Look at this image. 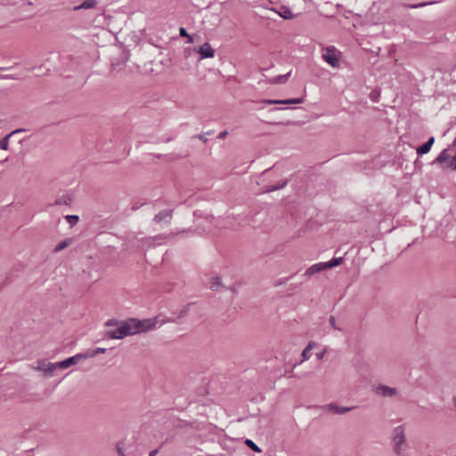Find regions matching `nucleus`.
Returning <instances> with one entry per match:
<instances>
[{"instance_id":"nucleus-1","label":"nucleus","mask_w":456,"mask_h":456,"mask_svg":"<svg viewBox=\"0 0 456 456\" xmlns=\"http://www.w3.org/2000/svg\"><path fill=\"white\" fill-rule=\"evenodd\" d=\"M155 323L151 320L137 321L130 319L121 322L117 329L109 330L107 335L112 339H120L126 336L143 332L153 328Z\"/></svg>"},{"instance_id":"nucleus-2","label":"nucleus","mask_w":456,"mask_h":456,"mask_svg":"<svg viewBox=\"0 0 456 456\" xmlns=\"http://www.w3.org/2000/svg\"><path fill=\"white\" fill-rule=\"evenodd\" d=\"M394 450L398 456H402L406 448L405 433L403 426L396 427L392 436Z\"/></svg>"},{"instance_id":"nucleus-3","label":"nucleus","mask_w":456,"mask_h":456,"mask_svg":"<svg viewBox=\"0 0 456 456\" xmlns=\"http://www.w3.org/2000/svg\"><path fill=\"white\" fill-rule=\"evenodd\" d=\"M323 60L333 68L339 66L340 53L333 46H329L322 51Z\"/></svg>"},{"instance_id":"nucleus-4","label":"nucleus","mask_w":456,"mask_h":456,"mask_svg":"<svg viewBox=\"0 0 456 456\" xmlns=\"http://www.w3.org/2000/svg\"><path fill=\"white\" fill-rule=\"evenodd\" d=\"M117 451L119 456H126L127 454H134L136 452V448L134 446V441L133 438L131 439H124L120 441L117 444Z\"/></svg>"},{"instance_id":"nucleus-5","label":"nucleus","mask_w":456,"mask_h":456,"mask_svg":"<svg viewBox=\"0 0 456 456\" xmlns=\"http://www.w3.org/2000/svg\"><path fill=\"white\" fill-rule=\"evenodd\" d=\"M58 368L57 363H53L50 362H46L45 360H41L37 362V366L33 367L34 370L38 371H43L45 374L52 375L53 372Z\"/></svg>"},{"instance_id":"nucleus-6","label":"nucleus","mask_w":456,"mask_h":456,"mask_svg":"<svg viewBox=\"0 0 456 456\" xmlns=\"http://www.w3.org/2000/svg\"><path fill=\"white\" fill-rule=\"evenodd\" d=\"M86 359L85 354H77L74 356L67 358L64 361L57 362L58 368L60 369H67L71 365L77 364L80 360Z\"/></svg>"},{"instance_id":"nucleus-7","label":"nucleus","mask_w":456,"mask_h":456,"mask_svg":"<svg viewBox=\"0 0 456 456\" xmlns=\"http://www.w3.org/2000/svg\"><path fill=\"white\" fill-rule=\"evenodd\" d=\"M196 51L200 55V59L213 58L215 56V50L211 47L209 43L203 44Z\"/></svg>"},{"instance_id":"nucleus-8","label":"nucleus","mask_w":456,"mask_h":456,"mask_svg":"<svg viewBox=\"0 0 456 456\" xmlns=\"http://www.w3.org/2000/svg\"><path fill=\"white\" fill-rule=\"evenodd\" d=\"M375 393L382 396H394L396 395L395 388L379 385L375 387Z\"/></svg>"},{"instance_id":"nucleus-9","label":"nucleus","mask_w":456,"mask_h":456,"mask_svg":"<svg viewBox=\"0 0 456 456\" xmlns=\"http://www.w3.org/2000/svg\"><path fill=\"white\" fill-rule=\"evenodd\" d=\"M326 270L325 263H317L313 265H311L309 268L306 269L305 272V276H312L314 273H320L322 271Z\"/></svg>"},{"instance_id":"nucleus-10","label":"nucleus","mask_w":456,"mask_h":456,"mask_svg":"<svg viewBox=\"0 0 456 456\" xmlns=\"http://www.w3.org/2000/svg\"><path fill=\"white\" fill-rule=\"evenodd\" d=\"M264 102L267 104H297V103H302L303 99L302 98H294V99H288V100H283V101L265 100Z\"/></svg>"},{"instance_id":"nucleus-11","label":"nucleus","mask_w":456,"mask_h":456,"mask_svg":"<svg viewBox=\"0 0 456 456\" xmlns=\"http://www.w3.org/2000/svg\"><path fill=\"white\" fill-rule=\"evenodd\" d=\"M434 142H435V138L434 137H430L427 142H425L423 145L419 146L417 149V153L419 155H423V154H426V153L429 152V151H430L432 145L434 144Z\"/></svg>"},{"instance_id":"nucleus-12","label":"nucleus","mask_w":456,"mask_h":456,"mask_svg":"<svg viewBox=\"0 0 456 456\" xmlns=\"http://www.w3.org/2000/svg\"><path fill=\"white\" fill-rule=\"evenodd\" d=\"M24 131H25L24 129H17V130L12 131V133H10L8 135L4 137L0 141V148L2 150H4V151H7L9 149V139H10V137L12 136L15 134H18V133H20V132H24Z\"/></svg>"},{"instance_id":"nucleus-13","label":"nucleus","mask_w":456,"mask_h":456,"mask_svg":"<svg viewBox=\"0 0 456 456\" xmlns=\"http://www.w3.org/2000/svg\"><path fill=\"white\" fill-rule=\"evenodd\" d=\"M96 4L95 0H86L80 5L75 6L74 10H81V9H90L94 7Z\"/></svg>"},{"instance_id":"nucleus-14","label":"nucleus","mask_w":456,"mask_h":456,"mask_svg":"<svg viewBox=\"0 0 456 456\" xmlns=\"http://www.w3.org/2000/svg\"><path fill=\"white\" fill-rule=\"evenodd\" d=\"M279 15L285 20H291L295 17V15L289 8H281L279 12Z\"/></svg>"},{"instance_id":"nucleus-15","label":"nucleus","mask_w":456,"mask_h":456,"mask_svg":"<svg viewBox=\"0 0 456 456\" xmlns=\"http://www.w3.org/2000/svg\"><path fill=\"white\" fill-rule=\"evenodd\" d=\"M72 240L71 239H68V240H62L61 242H59L56 247L54 248L53 251L55 253L57 252H60L61 250H63L64 248H66L70 243H71Z\"/></svg>"},{"instance_id":"nucleus-16","label":"nucleus","mask_w":456,"mask_h":456,"mask_svg":"<svg viewBox=\"0 0 456 456\" xmlns=\"http://www.w3.org/2000/svg\"><path fill=\"white\" fill-rule=\"evenodd\" d=\"M342 261H343L342 257L332 258L330 261L325 263L326 269L336 267V266L341 265Z\"/></svg>"},{"instance_id":"nucleus-17","label":"nucleus","mask_w":456,"mask_h":456,"mask_svg":"<svg viewBox=\"0 0 456 456\" xmlns=\"http://www.w3.org/2000/svg\"><path fill=\"white\" fill-rule=\"evenodd\" d=\"M106 352V348L97 347L90 352L85 354L86 358H91L98 355L99 354H103Z\"/></svg>"},{"instance_id":"nucleus-18","label":"nucleus","mask_w":456,"mask_h":456,"mask_svg":"<svg viewBox=\"0 0 456 456\" xmlns=\"http://www.w3.org/2000/svg\"><path fill=\"white\" fill-rule=\"evenodd\" d=\"M328 407L330 411H332L334 413H337V414H342V413L347 412L352 409V408H341L335 404H330Z\"/></svg>"},{"instance_id":"nucleus-19","label":"nucleus","mask_w":456,"mask_h":456,"mask_svg":"<svg viewBox=\"0 0 456 456\" xmlns=\"http://www.w3.org/2000/svg\"><path fill=\"white\" fill-rule=\"evenodd\" d=\"M314 342H310L306 347L303 350L302 352V362L304 361H306L309 359V352L314 348Z\"/></svg>"},{"instance_id":"nucleus-20","label":"nucleus","mask_w":456,"mask_h":456,"mask_svg":"<svg viewBox=\"0 0 456 456\" xmlns=\"http://www.w3.org/2000/svg\"><path fill=\"white\" fill-rule=\"evenodd\" d=\"M209 287L212 290H218V289L221 287V281L219 277H213L210 280Z\"/></svg>"},{"instance_id":"nucleus-21","label":"nucleus","mask_w":456,"mask_h":456,"mask_svg":"<svg viewBox=\"0 0 456 456\" xmlns=\"http://www.w3.org/2000/svg\"><path fill=\"white\" fill-rule=\"evenodd\" d=\"M450 158V155L447 151V150H444L440 152V154L437 156V158L436 159V161L439 162V163H444L445 162L447 159H449Z\"/></svg>"},{"instance_id":"nucleus-22","label":"nucleus","mask_w":456,"mask_h":456,"mask_svg":"<svg viewBox=\"0 0 456 456\" xmlns=\"http://www.w3.org/2000/svg\"><path fill=\"white\" fill-rule=\"evenodd\" d=\"M66 219H67L68 223L72 226L75 225L78 222V216H74V215L67 216Z\"/></svg>"},{"instance_id":"nucleus-23","label":"nucleus","mask_w":456,"mask_h":456,"mask_svg":"<svg viewBox=\"0 0 456 456\" xmlns=\"http://www.w3.org/2000/svg\"><path fill=\"white\" fill-rule=\"evenodd\" d=\"M246 444L255 452H260V449L257 445L255 444L251 440H247Z\"/></svg>"},{"instance_id":"nucleus-24","label":"nucleus","mask_w":456,"mask_h":456,"mask_svg":"<svg viewBox=\"0 0 456 456\" xmlns=\"http://www.w3.org/2000/svg\"><path fill=\"white\" fill-rule=\"evenodd\" d=\"M179 34H180V36H181V37H189V34H188V32L186 31V29H185L184 28H180V29H179Z\"/></svg>"},{"instance_id":"nucleus-25","label":"nucleus","mask_w":456,"mask_h":456,"mask_svg":"<svg viewBox=\"0 0 456 456\" xmlns=\"http://www.w3.org/2000/svg\"><path fill=\"white\" fill-rule=\"evenodd\" d=\"M450 167L452 170H456V155L451 159Z\"/></svg>"},{"instance_id":"nucleus-26","label":"nucleus","mask_w":456,"mask_h":456,"mask_svg":"<svg viewBox=\"0 0 456 456\" xmlns=\"http://www.w3.org/2000/svg\"><path fill=\"white\" fill-rule=\"evenodd\" d=\"M228 134V132L227 131H223L221 132L219 134H218V139H224L226 137V135Z\"/></svg>"},{"instance_id":"nucleus-27","label":"nucleus","mask_w":456,"mask_h":456,"mask_svg":"<svg viewBox=\"0 0 456 456\" xmlns=\"http://www.w3.org/2000/svg\"><path fill=\"white\" fill-rule=\"evenodd\" d=\"M330 322L331 326H332L334 329H337V327H336V322H335V318H334V317H330Z\"/></svg>"},{"instance_id":"nucleus-28","label":"nucleus","mask_w":456,"mask_h":456,"mask_svg":"<svg viewBox=\"0 0 456 456\" xmlns=\"http://www.w3.org/2000/svg\"><path fill=\"white\" fill-rule=\"evenodd\" d=\"M186 38L188 39L187 43L191 44L193 42V37L191 35H189V37H187Z\"/></svg>"},{"instance_id":"nucleus-29","label":"nucleus","mask_w":456,"mask_h":456,"mask_svg":"<svg viewBox=\"0 0 456 456\" xmlns=\"http://www.w3.org/2000/svg\"><path fill=\"white\" fill-rule=\"evenodd\" d=\"M283 185H284V183H282V184H281V185H280V186H275V187H273V188L270 189L269 191H274V190H276V189H278V188L283 187Z\"/></svg>"},{"instance_id":"nucleus-30","label":"nucleus","mask_w":456,"mask_h":456,"mask_svg":"<svg viewBox=\"0 0 456 456\" xmlns=\"http://www.w3.org/2000/svg\"><path fill=\"white\" fill-rule=\"evenodd\" d=\"M324 355V351L317 354L318 359H322Z\"/></svg>"},{"instance_id":"nucleus-31","label":"nucleus","mask_w":456,"mask_h":456,"mask_svg":"<svg viewBox=\"0 0 456 456\" xmlns=\"http://www.w3.org/2000/svg\"><path fill=\"white\" fill-rule=\"evenodd\" d=\"M161 215H162V214L160 213V214H159L158 216H156L155 219H156L157 221H160V220H161Z\"/></svg>"},{"instance_id":"nucleus-32","label":"nucleus","mask_w":456,"mask_h":456,"mask_svg":"<svg viewBox=\"0 0 456 456\" xmlns=\"http://www.w3.org/2000/svg\"><path fill=\"white\" fill-rule=\"evenodd\" d=\"M157 452H158L157 450L152 451V452H151L150 456H155V455H156V453H157Z\"/></svg>"},{"instance_id":"nucleus-33","label":"nucleus","mask_w":456,"mask_h":456,"mask_svg":"<svg viewBox=\"0 0 456 456\" xmlns=\"http://www.w3.org/2000/svg\"><path fill=\"white\" fill-rule=\"evenodd\" d=\"M452 147H456V137L454 138V140L452 141Z\"/></svg>"},{"instance_id":"nucleus-34","label":"nucleus","mask_w":456,"mask_h":456,"mask_svg":"<svg viewBox=\"0 0 456 456\" xmlns=\"http://www.w3.org/2000/svg\"><path fill=\"white\" fill-rule=\"evenodd\" d=\"M424 5H425V4H419V6H424ZM416 7H418V5Z\"/></svg>"},{"instance_id":"nucleus-35","label":"nucleus","mask_w":456,"mask_h":456,"mask_svg":"<svg viewBox=\"0 0 456 456\" xmlns=\"http://www.w3.org/2000/svg\"><path fill=\"white\" fill-rule=\"evenodd\" d=\"M165 215H166V216H170L168 212H167Z\"/></svg>"},{"instance_id":"nucleus-36","label":"nucleus","mask_w":456,"mask_h":456,"mask_svg":"<svg viewBox=\"0 0 456 456\" xmlns=\"http://www.w3.org/2000/svg\"><path fill=\"white\" fill-rule=\"evenodd\" d=\"M453 401H454V405L456 407V398H454Z\"/></svg>"}]
</instances>
